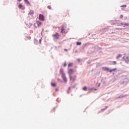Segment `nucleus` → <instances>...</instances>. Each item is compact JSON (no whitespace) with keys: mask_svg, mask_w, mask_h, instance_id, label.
Masks as SVG:
<instances>
[{"mask_svg":"<svg viewBox=\"0 0 129 129\" xmlns=\"http://www.w3.org/2000/svg\"><path fill=\"white\" fill-rule=\"evenodd\" d=\"M24 3H25L26 5H30V3L29 2V1H28V0H24Z\"/></svg>","mask_w":129,"mask_h":129,"instance_id":"obj_12","label":"nucleus"},{"mask_svg":"<svg viewBox=\"0 0 129 129\" xmlns=\"http://www.w3.org/2000/svg\"><path fill=\"white\" fill-rule=\"evenodd\" d=\"M64 51H66L67 52V51H68L67 49H64Z\"/></svg>","mask_w":129,"mask_h":129,"instance_id":"obj_23","label":"nucleus"},{"mask_svg":"<svg viewBox=\"0 0 129 129\" xmlns=\"http://www.w3.org/2000/svg\"><path fill=\"white\" fill-rule=\"evenodd\" d=\"M77 45L78 46L81 45V42H77Z\"/></svg>","mask_w":129,"mask_h":129,"instance_id":"obj_18","label":"nucleus"},{"mask_svg":"<svg viewBox=\"0 0 129 129\" xmlns=\"http://www.w3.org/2000/svg\"><path fill=\"white\" fill-rule=\"evenodd\" d=\"M55 90L56 91H58V89H56Z\"/></svg>","mask_w":129,"mask_h":129,"instance_id":"obj_26","label":"nucleus"},{"mask_svg":"<svg viewBox=\"0 0 129 129\" xmlns=\"http://www.w3.org/2000/svg\"><path fill=\"white\" fill-rule=\"evenodd\" d=\"M53 37L54 40H58V39H59V37H60V35H59V33H56V34L53 35Z\"/></svg>","mask_w":129,"mask_h":129,"instance_id":"obj_2","label":"nucleus"},{"mask_svg":"<svg viewBox=\"0 0 129 129\" xmlns=\"http://www.w3.org/2000/svg\"><path fill=\"white\" fill-rule=\"evenodd\" d=\"M112 63H113V64H116V61H114L112 62Z\"/></svg>","mask_w":129,"mask_h":129,"instance_id":"obj_21","label":"nucleus"},{"mask_svg":"<svg viewBox=\"0 0 129 129\" xmlns=\"http://www.w3.org/2000/svg\"><path fill=\"white\" fill-rule=\"evenodd\" d=\"M40 44H41V39L39 40Z\"/></svg>","mask_w":129,"mask_h":129,"instance_id":"obj_25","label":"nucleus"},{"mask_svg":"<svg viewBox=\"0 0 129 129\" xmlns=\"http://www.w3.org/2000/svg\"><path fill=\"white\" fill-rule=\"evenodd\" d=\"M36 24H37L38 27H40V26H41V25H42V23H41V22H40V21H37Z\"/></svg>","mask_w":129,"mask_h":129,"instance_id":"obj_10","label":"nucleus"},{"mask_svg":"<svg viewBox=\"0 0 129 129\" xmlns=\"http://www.w3.org/2000/svg\"><path fill=\"white\" fill-rule=\"evenodd\" d=\"M39 19L40 21H45V18L44 17V15L42 14L39 15Z\"/></svg>","mask_w":129,"mask_h":129,"instance_id":"obj_4","label":"nucleus"},{"mask_svg":"<svg viewBox=\"0 0 129 129\" xmlns=\"http://www.w3.org/2000/svg\"><path fill=\"white\" fill-rule=\"evenodd\" d=\"M71 89V88H70V87H69V89Z\"/></svg>","mask_w":129,"mask_h":129,"instance_id":"obj_27","label":"nucleus"},{"mask_svg":"<svg viewBox=\"0 0 129 129\" xmlns=\"http://www.w3.org/2000/svg\"><path fill=\"white\" fill-rule=\"evenodd\" d=\"M70 80H72V81H75V80H76V76L74 77H71V76H70Z\"/></svg>","mask_w":129,"mask_h":129,"instance_id":"obj_6","label":"nucleus"},{"mask_svg":"<svg viewBox=\"0 0 129 129\" xmlns=\"http://www.w3.org/2000/svg\"><path fill=\"white\" fill-rule=\"evenodd\" d=\"M18 8L19 9H21V10H25V6L22 5L21 4L19 5Z\"/></svg>","mask_w":129,"mask_h":129,"instance_id":"obj_8","label":"nucleus"},{"mask_svg":"<svg viewBox=\"0 0 129 129\" xmlns=\"http://www.w3.org/2000/svg\"><path fill=\"white\" fill-rule=\"evenodd\" d=\"M73 65V63H72L71 62L69 63L68 64V67H72Z\"/></svg>","mask_w":129,"mask_h":129,"instance_id":"obj_14","label":"nucleus"},{"mask_svg":"<svg viewBox=\"0 0 129 129\" xmlns=\"http://www.w3.org/2000/svg\"><path fill=\"white\" fill-rule=\"evenodd\" d=\"M120 19H122V18H123V16L122 15H120Z\"/></svg>","mask_w":129,"mask_h":129,"instance_id":"obj_22","label":"nucleus"},{"mask_svg":"<svg viewBox=\"0 0 129 129\" xmlns=\"http://www.w3.org/2000/svg\"><path fill=\"white\" fill-rule=\"evenodd\" d=\"M48 9H49V10H51V6H48L47 7Z\"/></svg>","mask_w":129,"mask_h":129,"instance_id":"obj_19","label":"nucleus"},{"mask_svg":"<svg viewBox=\"0 0 129 129\" xmlns=\"http://www.w3.org/2000/svg\"><path fill=\"white\" fill-rule=\"evenodd\" d=\"M61 77L64 82H67V79L66 78V76H65V74H62Z\"/></svg>","mask_w":129,"mask_h":129,"instance_id":"obj_5","label":"nucleus"},{"mask_svg":"<svg viewBox=\"0 0 129 129\" xmlns=\"http://www.w3.org/2000/svg\"><path fill=\"white\" fill-rule=\"evenodd\" d=\"M103 70H104L105 71H109V68L107 67H103L102 68Z\"/></svg>","mask_w":129,"mask_h":129,"instance_id":"obj_9","label":"nucleus"},{"mask_svg":"<svg viewBox=\"0 0 129 129\" xmlns=\"http://www.w3.org/2000/svg\"><path fill=\"white\" fill-rule=\"evenodd\" d=\"M121 26H122L123 27H128L129 26V23H121Z\"/></svg>","mask_w":129,"mask_h":129,"instance_id":"obj_7","label":"nucleus"},{"mask_svg":"<svg viewBox=\"0 0 129 129\" xmlns=\"http://www.w3.org/2000/svg\"><path fill=\"white\" fill-rule=\"evenodd\" d=\"M63 66H64V67H66L67 66V64H66V62H65V63H64Z\"/></svg>","mask_w":129,"mask_h":129,"instance_id":"obj_20","label":"nucleus"},{"mask_svg":"<svg viewBox=\"0 0 129 129\" xmlns=\"http://www.w3.org/2000/svg\"><path fill=\"white\" fill-rule=\"evenodd\" d=\"M51 86H53V87H55V86H56V84L55 83H51Z\"/></svg>","mask_w":129,"mask_h":129,"instance_id":"obj_16","label":"nucleus"},{"mask_svg":"<svg viewBox=\"0 0 129 129\" xmlns=\"http://www.w3.org/2000/svg\"><path fill=\"white\" fill-rule=\"evenodd\" d=\"M122 56V54H119L118 55L116 56V59H119V58H120Z\"/></svg>","mask_w":129,"mask_h":129,"instance_id":"obj_13","label":"nucleus"},{"mask_svg":"<svg viewBox=\"0 0 129 129\" xmlns=\"http://www.w3.org/2000/svg\"><path fill=\"white\" fill-rule=\"evenodd\" d=\"M83 90H84L85 91H86L87 90V87L85 86L83 88Z\"/></svg>","mask_w":129,"mask_h":129,"instance_id":"obj_15","label":"nucleus"},{"mask_svg":"<svg viewBox=\"0 0 129 129\" xmlns=\"http://www.w3.org/2000/svg\"><path fill=\"white\" fill-rule=\"evenodd\" d=\"M18 1V2H21L22 1V0H17Z\"/></svg>","mask_w":129,"mask_h":129,"instance_id":"obj_24","label":"nucleus"},{"mask_svg":"<svg viewBox=\"0 0 129 129\" xmlns=\"http://www.w3.org/2000/svg\"><path fill=\"white\" fill-rule=\"evenodd\" d=\"M61 31L60 33L61 34H66V33H68V31H69V29L67 28V26L63 25L61 26Z\"/></svg>","mask_w":129,"mask_h":129,"instance_id":"obj_1","label":"nucleus"},{"mask_svg":"<svg viewBox=\"0 0 129 129\" xmlns=\"http://www.w3.org/2000/svg\"><path fill=\"white\" fill-rule=\"evenodd\" d=\"M68 74L70 75V76H71L73 73H74V70L73 69H69L68 70Z\"/></svg>","mask_w":129,"mask_h":129,"instance_id":"obj_3","label":"nucleus"},{"mask_svg":"<svg viewBox=\"0 0 129 129\" xmlns=\"http://www.w3.org/2000/svg\"><path fill=\"white\" fill-rule=\"evenodd\" d=\"M120 7L121 8H126V5H122Z\"/></svg>","mask_w":129,"mask_h":129,"instance_id":"obj_17","label":"nucleus"},{"mask_svg":"<svg viewBox=\"0 0 129 129\" xmlns=\"http://www.w3.org/2000/svg\"><path fill=\"white\" fill-rule=\"evenodd\" d=\"M94 90H97V89H94Z\"/></svg>","mask_w":129,"mask_h":129,"instance_id":"obj_28","label":"nucleus"},{"mask_svg":"<svg viewBox=\"0 0 129 129\" xmlns=\"http://www.w3.org/2000/svg\"><path fill=\"white\" fill-rule=\"evenodd\" d=\"M117 69H113L112 70H109V71L110 73H111V72H114V71H116Z\"/></svg>","mask_w":129,"mask_h":129,"instance_id":"obj_11","label":"nucleus"}]
</instances>
